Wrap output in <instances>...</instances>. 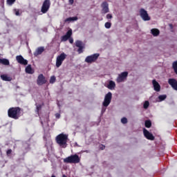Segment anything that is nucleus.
<instances>
[{
	"instance_id": "nucleus-33",
	"label": "nucleus",
	"mask_w": 177,
	"mask_h": 177,
	"mask_svg": "<svg viewBox=\"0 0 177 177\" xmlns=\"http://www.w3.org/2000/svg\"><path fill=\"white\" fill-rule=\"evenodd\" d=\"M122 124H127L128 122V119L127 118H122L121 119Z\"/></svg>"
},
{
	"instance_id": "nucleus-25",
	"label": "nucleus",
	"mask_w": 177,
	"mask_h": 177,
	"mask_svg": "<svg viewBox=\"0 0 177 177\" xmlns=\"http://www.w3.org/2000/svg\"><path fill=\"white\" fill-rule=\"evenodd\" d=\"M44 103H42V104H38L37 105L36 107V113H37V114H39V111H41V109H42V106H44Z\"/></svg>"
},
{
	"instance_id": "nucleus-43",
	"label": "nucleus",
	"mask_w": 177,
	"mask_h": 177,
	"mask_svg": "<svg viewBox=\"0 0 177 177\" xmlns=\"http://www.w3.org/2000/svg\"><path fill=\"white\" fill-rule=\"evenodd\" d=\"M171 26H172V24H170Z\"/></svg>"
},
{
	"instance_id": "nucleus-1",
	"label": "nucleus",
	"mask_w": 177,
	"mask_h": 177,
	"mask_svg": "<svg viewBox=\"0 0 177 177\" xmlns=\"http://www.w3.org/2000/svg\"><path fill=\"white\" fill-rule=\"evenodd\" d=\"M21 108L17 107H11L8 110V115L10 118H12L13 120H19L21 116Z\"/></svg>"
},
{
	"instance_id": "nucleus-36",
	"label": "nucleus",
	"mask_w": 177,
	"mask_h": 177,
	"mask_svg": "<svg viewBox=\"0 0 177 177\" xmlns=\"http://www.w3.org/2000/svg\"><path fill=\"white\" fill-rule=\"evenodd\" d=\"M16 16H20V11L19 10H15Z\"/></svg>"
},
{
	"instance_id": "nucleus-23",
	"label": "nucleus",
	"mask_w": 177,
	"mask_h": 177,
	"mask_svg": "<svg viewBox=\"0 0 177 177\" xmlns=\"http://www.w3.org/2000/svg\"><path fill=\"white\" fill-rule=\"evenodd\" d=\"M1 78L3 81H11L12 80V77L8 76L7 75H1Z\"/></svg>"
},
{
	"instance_id": "nucleus-13",
	"label": "nucleus",
	"mask_w": 177,
	"mask_h": 177,
	"mask_svg": "<svg viewBox=\"0 0 177 177\" xmlns=\"http://www.w3.org/2000/svg\"><path fill=\"white\" fill-rule=\"evenodd\" d=\"M75 46H77V48H79L77 49L78 53H82L84 52L83 49H84V48H85V46H84L82 41H81L80 40L76 41Z\"/></svg>"
},
{
	"instance_id": "nucleus-38",
	"label": "nucleus",
	"mask_w": 177,
	"mask_h": 177,
	"mask_svg": "<svg viewBox=\"0 0 177 177\" xmlns=\"http://www.w3.org/2000/svg\"><path fill=\"white\" fill-rule=\"evenodd\" d=\"M102 147H100L101 150H104V149H106V146L102 145Z\"/></svg>"
},
{
	"instance_id": "nucleus-19",
	"label": "nucleus",
	"mask_w": 177,
	"mask_h": 177,
	"mask_svg": "<svg viewBox=\"0 0 177 177\" xmlns=\"http://www.w3.org/2000/svg\"><path fill=\"white\" fill-rule=\"evenodd\" d=\"M0 64H3V66H9L10 64V62H9V59H1L0 58Z\"/></svg>"
},
{
	"instance_id": "nucleus-24",
	"label": "nucleus",
	"mask_w": 177,
	"mask_h": 177,
	"mask_svg": "<svg viewBox=\"0 0 177 177\" xmlns=\"http://www.w3.org/2000/svg\"><path fill=\"white\" fill-rule=\"evenodd\" d=\"M76 20H78V17H68L64 20V22L67 23L68 21H75Z\"/></svg>"
},
{
	"instance_id": "nucleus-12",
	"label": "nucleus",
	"mask_w": 177,
	"mask_h": 177,
	"mask_svg": "<svg viewBox=\"0 0 177 177\" xmlns=\"http://www.w3.org/2000/svg\"><path fill=\"white\" fill-rule=\"evenodd\" d=\"M101 8L102 9V13L104 15H106V13H109V3H107V1H104L102 4H101Z\"/></svg>"
},
{
	"instance_id": "nucleus-39",
	"label": "nucleus",
	"mask_w": 177,
	"mask_h": 177,
	"mask_svg": "<svg viewBox=\"0 0 177 177\" xmlns=\"http://www.w3.org/2000/svg\"><path fill=\"white\" fill-rule=\"evenodd\" d=\"M55 117H56V118H60V114L56 113Z\"/></svg>"
},
{
	"instance_id": "nucleus-32",
	"label": "nucleus",
	"mask_w": 177,
	"mask_h": 177,
	"mask_svg": "<svg viewBox=\"0 0 177 177\" xmlns=\"http://www.w3.org/2000/svg\"><path fill=\"white\" fill-rule=\"evenodd\" d=\"M105 28H111V23L110 22H106L104 24Z\"/></svg>"
},
{
	"instance_id": "nucleus-4",
	"label": "nucleus",
	"mask_w": 177,
	"mask_h": 177,
	"mask_svg": "<svg viewBox=\"0 0 177 177\" xmlns=\"http://www.w3.org/2000/svg\"><path fill=\"white\" fill-rule=\"evenodd\" d=\"M66 57L67 55H66V53H61L57 57L55 66L57 68H59V67H60V66L63 64V62L66 60Z\"/></svg>"
},
{
	"instance_id": "nucleus-16",
	"label": "nucleus",
	"mask_w": 177,
	"mask_h": 177,
	"mask_svg": "<svg viewBox=\"0 0 177 177\" xmlns=\"http://www.w3.org/2000/svg\"><path fill=\"white\" fill-rule=\"evenodd\" d=\"M152 84L154 91H156V92H160V91H161V86H160V84H158V82L156 80H152Z\"/></svg>"
},
{
	"instance_id": "nucleus-21",
	"label": "nucleus",
	"mask_w": 177,
	"mask_h": 177,
	"mask_svg": "<svg viewBox=\"0 0 177 177\" xmlns=\"http://www.w3.org/2000/svg\"><path fill=\"white\" fill-rule=\"evenodd\" d=\"M25 71L27 74H34V71H32V68L31 67V65H28L26 67Z\"/></svg>"
},
{
	"instance_id": "nucleus-40",
	"label": "nucleus",
	"mask_w": 177,
	"mask_h": 177,
	"mask_svg": "<svg viewBox=\"0 0 177 177\" xmlns=\"http://www.w3.org/2000/svg\"><path fill=\"white\" fill-rule=\"evenodd\" d=\"M70 44H73L74 42V40L73 39H69Z\"/></svg>"
},
{
	"instance_id": "nucleus-30",
	"label": "nucleus",
	"mask_w": 177,
	"mask_h": 177,
	"mask_svg": "<svg viewBox=\"0 0 177 177\" xmlns=\"http://www.w3.org/2000/svg\"><path fill=\"white\" fill-rule=\"evenodd\" d=\"M149 106H150V102H149V101H145L143 104L144 109H149Z\"/></svg>"
},
{
	"instance_id": "nucleus-42",
	"label": "nucleus",
	"mask_w": 177,
	"mask_h": 177,
	"mask_svg": "<svg viewBox=\"0 0 177 177\" xmlns=\"http://www.w3.org/2000/svg\"><path fill=\"white\" fill-rule=\"evenodd\" d=\"M51 177H56V176H55V175H53V176H51Z\"/></svg>"
},
{
	"instance_id": "nucleus-37",
	"label": "nucleus",
	"mask_w": 177,
	"mask_h": 177,
	"mask_svg": "<svg viewBox=\"0 0 177 177\" xmlns=\"http://www.w3.org/2000/svg\"><path fill=\"white\" fill-rule=\"evenodd\" d=\"M69 5H73L74 3V0H68Z\"/></svg>"
},
{
	"instance_id": "nucleus-34",
	"label": "nucleus",
	"mask_w": 177,
	"mask_h": 177,
	"mask_svg": "<svg viewBox=\"0 0 177 177\" xmlns=\"http://www.w3.org/2000/svg\"><path fill=\"white\" fill-rule=\"evenodd\" d=\"M10 154H12V149H8L6 151V155L8 156V157H9Z\"/></svg>"
},
{
	"instance_id": "nucleus-2",
	"label": "nucleus",
	"mask_w": 177,
	"mask_h": 177,
	"mask_svg": "<svg viewBox=\"0 0 177 177\" xmlns=\"http://www.w3.org/2000/svg\"><path fill=\"white\" fill-rule=\"evenodd\" d=\"M56 142L62 149H66L67 147V140H68V135L64 134L63 133L59 134L55 138Z\"/></svg>"
},
{
	"instance_id": "nucleus-11",
	"label": "nucleus",
	"mask_w": 177,
	"mask_h": 177,
	"mask_svg": "<svg viewBox=\"0 0 177 177\" xmlns=\"http://www.w3.org/2000/svg\"><path fill=\"white\" fill-rule=\"evenodd\" d=\"M127 77H128V72H122L118 75L117 78V82H124Z\"/></svg>"
},
{
	"instance_id": "nucleus-27",
	"label": "nucleus",
	"mask_w": 177,
	"mask_h": 177,
	"mask_svg": "<svg viewBox=\"0 0 177 177\" xmlns=\"http://www.w3.org/2000/svg\"><path fill=\"white\" fill-rule=\"evenodd\" d=\"M146 128H151V121L150 120H146L145 123Z\"/></svg>"
},
{
	"instance_id": "nucleus-20",
	"label": "nucleus",
	"mask_w": 177,
	"mask_h": 177,
	"mask_svg": "<svg viewBox=\"0 0 177 177\" xmlns=\"http://www.w3.org/2000/svg\"><path fill=\"white\" fill-rule=\"evenodd\" d=\"M151 32L153 37H158V35H160V30L157 28L151 29Z\"/></svg>"
},
{
	"instance_id": "nucleus-14",
	"label": "nucleus",
	"mask_w": 177,
	"mask_h": 177,
	"mask_svg": "<svg viewBox=\"0 0 177 177\" xmlns=\"http://www.w3.org/2000/svg\"><path fill=\"white\" fill-rule=\"evenodd\" d=\"M168 84L171 86L174 91H177V81L176 79L170 78L168 80Z\"/></svg>"
},
{
	"instance_id": "nucleus-8",
	"label": "nucleus",
	"mask_w": 177,
	"mask_h": 177,
	"mask_svg": "<svg viewBox=\"0 0 177 177\" xmlns=\"http://www.w3.org/2000/svg\"><path fill=\"white\" fill-rule=\"evenodd\" d=\"M140 16L144 20V21H150V17L149 16V13L144 8L140 9Z\"/></svg>"
},
{
	"instance_id": "nucleus-35",
	"label": "nucleus",
	"mask_w": 177,
	"mask_h": 177,
	"mask_svg": "<svg viewBox=\"0 0 177 177\" xmlns=\"http://www.w3.org/2000/svg\"><path fill=\"white\" fill-rule=\"evenodd\" d=\"M106 19L109 20L110 19H113V15L111 14L106 15Z\"/></svg>"
},
{
	"instance_id": "nucleus-7",
	"label": "nucleus",
	"mask_w": 177,
	"mask_h": 177,
	"mask_svg": "<svg viewBox=\"0 0 177 177\" xmlns=\"http://www.w3.org/2000/svg\"><path fill=\"white\" fill-rule=\"evenodd\" d=\"M50 8V0H44L41 8V13H44V14L46 13L48 10H49Z\"/></svg>"
},
{
	"instance_id": "nucleus-18",
	"label": "nucleus",
	"mask_w": 177,
	"mask_h": 177,
	"mask_svg": "<svg viewBox=\"0 0 177 177\" xmlns=\"http://www.w3.org/2000/svg\"><path fill=\"white\" fill-rule=\"evenodd\" d=\"M45 50V47L40 46L37 48L35 52L34 53V56H39V55H42Z\"/></svg>"
},
{
	"instance_id": "nucleus-3",
	"label": "nucleus",
	"mask_w": 177,
	"mask_h": 177,
	"mask_svg": "<svg viewBox=\"0 0 177 177\" xmlns=\"http://www.w3.org/2000/svg\"><path fill=\"white\" fill-rule=\"evenodd\" d=\"M80 161H81V158H80V156L77 154L71 155L64 159V162L66 164H78Z\"/></svg>"
},
{
	"instance_id": "nucleus-31",
	"label": "nucleus",
	"mask_w": 177,
	"mask_h": 177,
	"mask_svg": "<svg viewBox=\"0 0 177 177\" xmlns=\"http://www.w3.org/2000/svg\"><path fill=\"white\" fill-rule=\"evenodd\" d=\"M16 2V0H7L8 5L12 6Z\"/></svg>"
},
{
	"instance_id": "nucleus-17",
	"label": "nucleus",
	"mask_w": 177,
	"mask_h": 177,
	"mask_svg": "<svg viewBox=\"0 0 177 177\" xmlns=\"http://www.w3.org/2000/svg\"><path fill=\"white\" fill-rule=\"evenodd\" d=\"M73 35V30L71 29L68 30L66 32V34L62 37V41H67L70 37Z\"/></svg>"
},
{
	"instance_id": "nucleus-22",
	"label": "nucleus",
	"mask_w": 177,
	"mask_h": 177,
	"mask_svg": "<svg viewBox=\"0 0 177 177\" xmlns=\"http://www.w3.org/2000/svg\"><path fill=\"white\" fill-rule=\"evenodd\" d=\"M107 88L111 90L114 89V88H115V82H113L112 80L109 81Z\"/></svg>"
},
{
	"instance_id": "nucleus-6",
	"label": "nucleus",
	"mask_w": 177,
	"mask_h": 177,
	"mask_svg": "<svg viewBox=\"0 0 177 177\" xmlns=\"http://www.w3.org/2000/svg\"><path fill=\"white\" fill-rule=\"evenodd\" d=\"M113 98V94L111 92H109L106 94L104 102L102 103L104 107H108L109 104L111 103V99Z\"/></svg>"
},
{
	"instance_id": "nucleus-15",
	"label": "nucleus",
	"mask_w": 177,
	"mask_h": 177,
	"mask_svg": "<svg viewBox=\"0 0 177 177\" xmlns=\"http://www.w3.org/2000/svg\"><path fill=\"white\" fill-rule=\"evenodd\" d=\"M144 136H145L146 138L148 139V140H154L155 138L154 136L151 133H149L147 129H144L143 130Z\"/></svg>"
},
{
	"instance_id": "nucleus-28",
	"label": "nucleus",
	"mask_w": 177,
	"mask_h": 177,
	"mask_svg": "<svg viewBox=\"0 0 177 177\" xmlns=\"http://www.w3.org/2000/svg\"><path fill=\"white\" fill-rule=\"evenodd\" d=\"M158 99L160 102H162V100H165L167 99V95H160L158 96Z\"/></svg>"
},
{
	"instance_id": "nucleus-10",
	"label": "nucleus",
	"mask_w": 177,
	"mask_h": 177,
	"mask_svg": "<svg viewBox=\"0 0 177 177\" xmlns=\"http://www.w3.org/2000/svg\"><path fill=\"white\" fill-rule=\"evenodd\" d=\"M16 60L19 63V64H23L24 66H27L28 64V61L25 59L24 57L21 55H18L16 57Z\"/></svg>"
},
{
	"instance_id": "nucleus-26",
	"label": "nucleus",
	"mask_w": 177,
	"mask_h": 177,
	"mask_svg": "<svg viewBox=\"0 0 177 177\" xmlns=\"http://www.w3.org/2000/svg\"><path fill=\"white\" fill-rule=\"evenodd\" d=\"M172 68L174 70L175 74H177V61L173 62Z\"/></svg>"
},
{
	"instance_id": "nucleus-41",
	"label": "nucleus",
	"mask_w": 177,
	"mask_h": 177,
	"mask_svg": "<svg viewBox=\"0 0 177 177\" xmlns=\"http://www.w3.org/2000/svg\"><path fill=\"white\" fill-rule=\"evenodd\" d=\"M62 177H67V176H66V175H63V176H62Z\"/></svg>"
},
{
	"instance_id": "nucleus-5",
	"label": "nucleus",
	"mask_w": 177,
	"mask_h": 177,
	"mask_svg": "<svg viewBox=\"0 0 177 177\" xmlns=\"http://www.w3.org/2000/svg\"><path fill=\"white\" fill-rule=\"evenodd\" d=\"M99 56H100L99 53H95L91 55H88L86 57L85 62L86 63H88V64L95 63V62H96L97 59H99Z\"/></svg>"
},
{
	"instance_id": "nucleus-9",
	"label": "nucleus",
	"mask_w": 177,
	"mask_h": 177,
	"mask_svg": "<svg viewBox=\"0 0 177 177\" xmlns=\"http://www.w3.org/2000/svg\"><path fill=\"white\" fill-rule=\"evenodd\" d=\"M48 81L45 78V76H44L43 74H40L38 75L37 79V84L39 85V86H41L42 85H44V84H46Z\"/></svg>"
},
{
	"instance_id": "nucleus-29",
	"label": "nucleus",
	"mask_w": 177,
	"mask_h": 177,
	"mask_svg": "<svg viewBox=\"0 0 177 177\" xmlns=\"http://www.w3.org/2000/svg\"><path fill=\"white\" fill-rule=\"evenodd\" d=\"M56 82V77L51 76L50 79V84H55Z\"/></svg>"
}]
</instances>
